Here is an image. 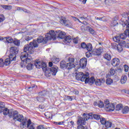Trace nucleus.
<instances>
[{
    "label": "nucleus",
    "mask_w": 129,
    "mask_h": 129,
    "mask_svg": "<svg viewBox=\"0 0 129 129\" xmlns=\"http://www.w3.org/2000/svg\"><path fill=\"white\" fill-rule=\"evenodd\" d=\"M66 61H61L60 63V67L61 69H64V68L66 69L67 66Z\"/></svg>",
    "instance_id": "obj_27"
},
{
    "label": "nucleus",
    "mask_w": 129,
    "mask_h": 129,
    "mask_svg": "<svg viewBox=\"0 0 129 129\" xmlns=\"http://www.w3.org/2000/svg\"><path fill=\"white\" fill-rule=\"evenodd\" d=\"M13 44L15 45V46H20L21 44V42L19 40H15L13 41Z\"/></svg>",
    "instance_id": "obj_38"
},
{
    "label": "nucleus",
    "mask_w": 129,
    "mask_h": 129,
    "mask_svg": "<svg viewBox=\"0 0 129 129\" xmlns=\"http://www.w3.org/2000/svg\"><path fill=\"white\" fill-rule=\"evenodd\" d=\"M86 49L87 50V51L91 52L92 51V49H93V47H92V44H91V43L87 44Z\"/></svg>",
    "instance_id": "obj_24"
},
{
    "label": "nucleus",
    "mask_w": 129,
    "mask_h": 129,
    "mask_svg": "<svg viewBox=\"0 0 129 129\" xmlns=\"http://www.w3.org/2000/svg\"><path fill=\"white\" fill-rule=\"evenodd\" d=\"M73 42L75 44H78V37L75 38L73 39Z\"/></svg>",
    "instance_id": "obj_57"
},
{
    "label": "nucleus",
    "mask_w": 129,
    "mask_h": 129,
    "mask_svg": "<svg viewBox=\"0 0 129 129\" xmlns=\"http://www.w3.org/2000/svg\"><path fill=\"white\" fill-rule=\"evenodd\" d=\"M86 65H87V59L83 57L80 59L79 64L77 63L74 64V63H67L66 69H67V70H71L73 68L85 69V68H86Z\"/></svg>",
    "instance_id": "obj_2"
},
{
    "label": "nucleus",
    "mask_w": 129,
    "mask_h": 129,
    "mask_svg": "<svg viewBox=\"0 0 129 129\" xmlns=\"http://www.w3.org/2000/svg\"><path fill=\"white\" fill-rule=\"evenodd\" d=\"M94 82L96 86H101L102 84L105 82V80L104 79H97L95 80Z\"/></svg>",
    "instance_id": "obj_14"
},
{
    "label": "nucleus",
    "mask_w": 129,
    "mask_h": 129,
    "mask_svg": "<svg viewBox=\"0 0 129 129\" xmlns=\"http://www.w3.org/2000/svg\"><path fill=\"white\" fill-rule=\"evenodd\" d=\"M122 26L123 27H126V29H129V17H128V20H126L125 22L122 23Z\"/></svg>",
    "instance_id": "obj_21"
},
{
    "label": "nucleus",
    "mask_w": 129,
    "mask_h": 129,
    "mask_svg": "<svg viewBox=\"0 0 129 129\" xmlns=\"http://www.w3.org/2000/svg\"><path fill=\"white\" fill-rule=\"evenodd\" d=\"M1 8L4 9V10H6V11H11L13 7H12V6L2 5Z\"/></svg>",
    "instance_id": "obj_23"
},
{
    "label": "nucleus",
    "mask_w": 129,
    "mask_h": 129,
    "mask_svg": "<svg viewBox=\"0 0 129 129\" xmlns=\"http://www.w3.org/2000/svg\"><path fill=\"white\" fill-rule=\"evenodd\" d=\"M100 119V122L101 123H102V124H105L107 122L106 119H105V118L101 117Z\"/></svg>",
    "instance_id": "obj_40"
},
{
    "label": "nucleus",
    "mask_w": 129,
    "mask_h": 129,
    "mask_svg": "<svg viewBox=\"0 0 129 129\" xmlns=\"http://www.w3.org/2000/svg\"><path fill=\"white\" fill-rule=\"evenodd\" d=\"M103 57L107 61H110L111 60V55L110 54L106 53L104 54Z\"/></svg>",
    "instance_id": "obj_25"
},
{
    "label": "nucleus",
    "mask_w": 129,
    "mask_h": 129,
    "mask_svg": "<svg viewBox=\"0 0 129 129\" xmlns=\"http://www.w3.org/2000/svg\"><path fill=\"white\" fill-rule=\"evenodd\" d=\"M6 107V104L4 102H0V113H2V110Z\"/></svg>",
    "instance_id": "obj_29"
},
{
    "label": "nucleus",
    "mask_w": 129,
    "mask_h": 129,
    "mask_svg": "<svg viewBox=\"0 0 129 129\" xmlns=\"http://www.w3.org/2000/svg\"><path fill=\"white\" fill-rule=\"evenodd\" d=\"M4 21H5V16H4V15H2L0 16V23L4 22Z\"/></svg>",
    "instance_id": "obj_55"
},
{
    "label": "nucleus",
    "mask_w": 129,
    "mask_h": 129,
    "mask_svg": "<svg viewBox=\"0 0 129 129\" xmlns=\"http://www.w3.org/2000/svg\"><path fill=\"white\" fill-rule=\"evenodd\" d=\"M2 112H3L4 115H9V116L12 117L14 110L13 109L9 110L8 108L5 107L4 109H2Z\"/></svg>",
    "instance_id": "obj_10"
},
{
    "label": "nucleus",
    "mask_w": 129,
    "mask_h": 129,
    "mask_svg": "<svg viewBox=\"0 0 129 129\" xmlns=\"http://www.w3.org/2000/svg\"><path fill=\"white\" fill-rule=\"evenodd\" d=\"M33 37L30 36H27L25 38L26 41H30V40H32Z\"/></svg>",
    "instance_id": "obj_59"
},
{
    "label": "nucleus",
    "mask_w": 129,
    "mask_h": 129,
    "mask_svg": "<svg viewBox=\"0 0 129 129\" xmlns=\"http://www.w3.org/2000/svg\"><path fill=\"white\" fill-rule=\"evenodd\" d=\"M124 68L125 72H127V71H128V66L125 64Z\"/></svg>",
    "instance_id": "obj_58"
},
{
    "label": "nucleus",
    "mask_w": 129,
    "mask_h": 129,
    "mask_svg": "<svg viewBox=\"0 0 129 129\" xmlns=\"http://www.w3.org/2000/svg\"><path fill=\"white\" fill-rule=\"evenodd\" d=\"M66 100H69V101H72V97L70 96H67L66 97Z\"/></svg>",
    "instance_id": "obj_54"
},
{
    "label": "nucleus",
    "mask_w": 129,
    "mask_h": 129,
    "mask_svg": "<svg viewBox=\"0 0 129 129\" xmlns=\"http://www.w3.org/2000/svg\"><path fill=\"white\" fill-rule=\"evenodd\" d=\"M35 66L36 68L40 69L42 67V62L41 61H37L35 63Z\"/></svg>",
    "instance_id": "obj_30"
},
{
    "label": "nucleus",
    "mask_w": 129,
    "mask_h": 129,
    "mask_svg": "<svg viewBox=\"0 0 129 129\" xmlns=\"http://www.w3.org/2000/svg\"><path fill=\"white\" fill-rule=\"evenodd\" d=\"M88 115V114L84 113L82 117H78L77 123L78 124L80 125H85L86 123V120H88L89 118L88 117H86V115Z\"/></svg>",
    "instance_id": "obj_6"
},
{
    "label": "nucleus",
    "mask_w": 129,
    "mask_h": 129,
    "mask_svg": "<svg viewBox=\"0 0 129 129\" xmlns=\"http://www.w3.org/2000/svg\"><path fill=\"white\" fill-rule=\"evenodd\" d=\"M93 55L94 56H100L101 54V51L100 49H94L92 51Z\"/></svg>",
    "instance_id": "obj_17"
},
{
    "label": "nucleus",
    "mask_w": 129,
    "mask_h": 129,
    "mask_svg": "<svg viewBox=\"0 0 129 129\" xmlns=\"http://www.w3.org/2000/svg\"><path fill=\"white\" fill-rule=\"evenodd\" d=\"M95 19L96 20H97L98 21H103V22L105 21V20L104 19V17H102V18L95 17Z\"/></svg>",
    "instance_id": "obj_52"
},
{
    "label": "nucleus",
    "mask_w": 129,
    "mask_h": 129,
    "mask_svg": "<svg viewBox=\"0 0 129 129\" xmlns=\"http://www.w3.org/2000/svg\"><path fill=\"white\" fill-rule=\"evenodd\" d=\"M112 83H113L112 79L109 78L106 80V84H107V85H111Z\"/></svg>",
    "instance_id": "obj_33"
},
{
    "label": "nucleus",
    "mask_w": 129,
    "mask_h": 129,
    "mask_svg": "<svg viewBox=\"0 0 129 129\" xmlns=\"http://www.w3.org/2000/svg\"><path fill=\"white\" fill-rule=\"evenodd\" d=\"M92 51H88L86 52V56L87 58H89V57H91L92 56Z\"/></svg>",
    "instance_id": "obj_41"
},
{
    "label": "nucleus",
    "mask_w": 129,
    "mask_h": 129,
    "mask_svg": "<svg viewBox=\"0 0 129 129\" xmlns=\"http://www.w3.org/2000/svg\"><path fill=\"white\" fill-rule=\"evenodd\" d=\"M41 68H42L43 70L45 71V75L47 77H49L51 74L55 76L58 71L57 68L55 67L47 68V64L44 62H41Z\"/></svg>",
    "instance_id": "obj_4"
},
{
    "label": "nucleus",
    "mask_w": 129,
    "mask_h": 129,
    "mask_svg": "<svg viewBox=\"0 0 129 129\" xmlns=\"http://www.w3.org/2000/svg\"><path fill=\"white\" fill-rule=\"evenodd\" d=\"M122 105L121 104H118L116 106V107L115 108V110H116L117 111H118L119 110H121V109H122Z\"/></svg>",
    "instance_id": "obj_32"
},
{
    "label": "nucleus",
    "mask_w": 129,
    "mask_h": 129,
    "mask_svg": "<svg viewBox=\"0 0 129 129\" xmlns=\"http://www.w3.org/2000/svg\"><path fill=\"white\" fill-rule=\"evenodd\" d=\"M10 51L11 52V54H13L15 56L19 53V49L15 46L12 47L10 49Z\"/></svg>",
    "instance_id": "obj_18"
},
{
    "label": "nucleus",
    "mask_w": 129,
    "mask_h": 129,
    "mask_svg": "<svg viewBox=\"0 0 129 129\" xmlns=\"http://www.w3.org/2000/svg\"><path fill=\"white\" fill-rule=\"evenodd\" d=\"M88 17V15L87 14H85L84 15H83L82 16L81 15H80V19H82V20L83 21V20H88L87 18Z\"/></svg>",
    "instance_id": "obj_34"
},
{
    "label": "nucleus",
    "mask_w": 129,
    "mask_h": 129,
    "mask_svg": "<svg viewBox=\"0 0 129 129\" xmlns=\"http://www.w3.org/2000/svg\"><path fill=\"white\" fill-rule=\"evenodd\" d=\"M128 110H129L128 107L125 106L124 108H122V113H123L124 114L125 113H127V112H128Z\"/></svg>",
    "instance_id": "obj_31"
},
{
    "label": "nucleus",
    "mask_w": 129,
    "mask_h": 129,
    "mask_svg": "<svg viewBox=\"0 0 129 129\" xmlns=\"http://www.w3.org/2000/svg\"><path fill=\"white\" fill-rule=\"evenodd\" d=\"M120 63V60L118 58H114L112 60V65L113 67H116V66H118L119 63Z\"/></svg>",
    "instance_id": "obj_16"
},
{
    "label": "nucleus",
    "mask_w": 129,
    "mask_h": 129,
    "mask_svg": "<svg viewBox=\"0 0 129 129\" xmlns=\"http://www.w3.org/2000/svg\"><path fill=\"white\" fill-rule=\"evenodd\" d=\"M122 34L125 35V37H124V40H125V39L126 38V37H128L129 38V29L125 30L124 33Z\"/></svg>",
    "instance_id": "obj_36"
},
{
    "label": "nucleus",
    "mask_w": 129,
    "mask_h": 129,
    "mask_svg": "<svg viewBox=\"0 0 129 129\" xmlns=\"http://www.w3.org/2000/svg\"><path fill=\"white\" fill-rule=\"evenodd\" d=\"M112 26H116V25L118 24V23H117V21L116 20H113L112 21Z\"/></svg>",
    "instance_id": "obj_51"
},
{
    "label": "nucleus",
    "mask_w": 129,
    "mask_h": 129,
    "mask_svg": "<svg viewBox=\"0 0 129 129\" xmlns=\"http://www.w3.org/2000/svg\"><path fill=\"white\" fill-rule=\"evenodd\" d=\"M125 35L122 33L120 34L118 36H115L113 38V40L114 42H117V43H119L120 40H124Z\"/></svg>",
    "instance_id": "obj_12"
},
{
    "label": "nucleus",
    "mask_w": 129,
    "mask_h": 129,
    "mask_svg": "<svg viewBox=\"0 0 129 129\" xmlns=\"http://www.w3.org/2000/svg\"><path fill=\"white\" fill-rule=\"evenodd\" d=\"M49 67H52L53 66V62L52 61H50L48 63Z\"/></svg>",
    "instance_id": "obj_63"
},
{
    "label": "nucleus",
    "mask_w": 129,
    "mask_h": 129,
    "mask_svg": "<svg viewBox=\"0 0 129 129\" xmlns=\"http://www.w3.org/2000/svg\"><path fill=\"white\" fill-rule=\"evenodd\" d=\"M5 63H4V60L3 59H0V67H3Z\"/></svg>",
    "instance_id": "obj_56"
},
{
    "label": "nucleus",
    "mask_w": 129,
    "mask_h": 129,
    "mask_svg": "<svg viewBox=\"0 0 129 129\" xmlns=\"http://www.w3.org/2000/svg\"><path fill=\"white\" fill-rule=\"evenodd\" d=\"M63 42L67 44L68 43H70L71 42V36H68L64 37Z\"/></svg>",
    "instance_id": "obj_26"
},
{
    "label": "nucleus",
    "mask_w": 129,
    "mask_h": 129,
    "mask_svg": "<svg viewBox=\"0 0 129 129\" xmlns=\"http://www.w3.org/2000/svg\"><path fill=\"white\" fill-rule=\"evenodd\" d=\"M110 103H109V100H105V102H104V106L106 107V106H107V105H108H108L110 104Z\"/></svg>",
    "instance_id": "obj_48"
},
{
    "label": "nucleus",
    "mask_w": 129,
    "mask_h": 129,
    "mask_svg": "<svg viewBox=\"0 0 129 129\" xmlns=\"http://www.w3.org/2000/svg\"><path fill=\"white\" fill-rule=\"evenodd\" d=\"M98 106L99 107L102 108L104 106V104L103 103V102L101 101H98Z\"/></svg>",
    "instance_id": "obj_45"
},
{
    "label": "nucleus",
    "mask_w": 129,
    "mask_h": 129,
    "mask_svg": "<svg viewBox=\"0 0 129 129\" xmlns=\"http://www.w3.org/2000/svg\"><path fill=\"white\" fill-rule=\"evenodd\" d=\"M86 77L85 78L84 82L87 84L88 83L90 85H92L93 83H94V81H95V79L94 78V77H91V78H89Z\"/></svg>",
    "instance_id": "obj_13"
},
{
    "label": "nucleus",
    "mask_w": 129,
    "mask_h": 129,
    "mask_svg": "<svg viewBox=\"0 0 129 129\" xmlns=\"http://www.w3.org/2000/svg\"><path fill=\"white\" fill-rule=\"evenodd\" d=\"M36 129H48V128H45L44 125H39L36 128Z\"/></svg>",
    "instance_id": "obj_49"
},
{
    "label": "nucleus",
    "mask_w": 129,
    "mask_h": 129,
    "mask_svg": "<svg viewBox=\"0 0 129 129\" xmlns=\"http://www.w3.org/2000/svg\"><path fill=\"white\" fill-rule=\"evenodd\" d=\"M88 76V75H84L82 72L76 73V79L77 80H81L82 82H84L85 78Z\"/></svg>",
    "instance_id": "obj_8"
},
{
    "label": "nucleus",
    "mask_w": 129,
    "mask_h": 129,
    "mask_svg": "<svg viewBox=\"0 0 129 129\" xmlns=\"http://www.w3.org/2000/svg\"><path fill=\"white\" fill-rule=\"evenodd\" d=\"M9 58H7L5 59L4 65L5 66H8L11 64V61H16L17 59V56H15V54L13 53H10L9 55Z\"/></svg>",
    "instance_id": "obj_7"
},
{
    "label": "nucleus",
    "mask_w": 129,
    "mask_h": 129,
    "mask_svg": "<svg viewBox=\"0 0 129 129\" xmlns=\"http://www.w3.org/2000/svg\"><path fill=\"white\" fill-rule=\"evenodd\" d=\"M56 40V34H55V31L54 30H51L49 33L45 35V37L40 36L38 37L37 40H33L32 42H30L29 44H27L25 45L24 50L25 51H29L30 54H33L35 49L34 48H37L39 47L38 44H41V43H47L48 40Z\"/></svg>",
    "instance_id": "obj_1"
},
{
    "label": "nucleus",
    "mask_w": 129,
    "mask_h": 129,
    "mask_svg": "<svg viewBox=\"0 0 129 129\" xmlns=\"http://www.w3.org/2000/svg\"><path fill=\"white\" fill-rule=\"evenodd\" d=\"M55 124H59V125H61V124H63V121L61 122H54Z\"/></svg>",
    "instance_id": "obj_62"
},
{
    "label": "nucleus",
    "mask_w": 129,
    "mask_h": 129,
    "mask_svg": "<svg viewBox=\"0 0 129 129\" xmlns=\"http://www.w3.org/2000/svg\"><path fill=\"white\" fill-rule=\"evenodd\" d=\"M75 60V59H74V58L69 57V61L70 62L69 63H72V64H73V63H74Z\"/></svg>",
    "instance_id": "obj_50"
},
{
    "label": "nucleus",
    "mask_w": 129,
    "mask_h": 129,
    "mask_svg": "<svg viewBox=\"0 0 129 129\" xmlns=\"http://www.w3.org/2000/svg\"><path fill=\"white\" fill-rule=\"evenodd\" d=\"M88 29L90 32V33L91 34H92V35H95V31H94V30H93V29H92L91 27H88Z\"/></svg>",
    "instance_id": "obj_39"
},
{
    "label": "nucleus",
    "mask_w": 129,
    "mask_h": 129,
    "mask_svg": "<svg viewBox=\"0 0 129 129\" xmlns=\"http://www.w3.org/2000/svg\"><path fill=\"white\" fill-rule=\"evenodd\" d=\"M114 74H115V70L111 69L110 70L109 75H110V76H113V75H114Z\"/></svg>",
    "instance_id": "obj_35"
},
{
    "label": "nucleus",
    "mask_w": 129,
    "mask_h": 129,
    "mask_svg": "<svg viewBox=\"0 0 129 129\" xmlns=\"http://www.w3.org/2000/svg\"><path fill=\"white\" fill-rule=\"evenodd\" d=\"M54 33L56 35V38H57H57H59V39H64L66 36V33H65L64 32H62L60 30H56L54 32Z\"/></svg>",
    "instance_id": "obj_11"
},
{
    "label": "nucleus",
    "mask_w": 129,
    "mask_h": 129,
    "mask_svg": "<svg viewBox=\"0 0 129 129\" xmlns=\"http://www.w3.org/2000/svg\"><path fill=\"white\" fill-rule=\"evenodd\" d=\"M117 20H118V16H116L113 19V20H114V21H117Z\"/></svg>",
    "instance_id": "obj_64"
},
{
    "label": "nucleus",
    "mask_w": 129,
    "mask_h": 129,
    "mask_svg": "<svg viewBox=\"0 0 129 129\" xmlns=\"http://www.w3.org/2000/svg\"><path fill=\"white\" fill-rule=\"evenodd\" d=\"M106 108L108 109L109 111H113L115 109L114 104L111 103H110L109 105H107Z\"/></svg>",
    "instance_id": "obj_19"
},
{
    "label": "nucleus",
    "mask_w": 129,
    "mask_h": 129,
    "mask_svg": "<svg viewBox=\"0 0 129 129\" xmlns=\"http://www.w3.org/2000/svg\"><path fill=\"white\" fill-rule=\"evenodd\" d=\"M33 66H34V64L33 63H31V62L29 63H28L27 69H28V70H31Z\"/></svg>",
    "instance_id": "obj_46"
},
{
    "label": "nucleus",
    "mask_w": 129,
    "mask_h": 129,
    "mask_svg": "<svg viewBox=\"0 0 129 129\" xmlns=\"http://www.w3.org/2000/svg\"><path fill=\"white\" fill-rule=\"evenodd\" d=\"M37 100L39 101V102H43V101H45V98L43 97H37Z\"/></svg>",
    "instance_id": "obj_44"
},
{
    "label": "nucleus",
    "mask_w": 129,
    "mask_h": 129,
    "mask_svg": "<svg viewBox=\"0 0 129 129\" xmlns=\"http://www.w3.org/2000/svg\"><path fill=\"white\" fill-rule=\"evenodd\" d=\"M12 116L14 120L16 119L18 121L22 122L20 124V127L21 128H24V127H26V126H27L28 120H27V119H24V116L22 114H19V112H18V111H14Z\"/></svg>",
    "instance_id": "obj_3"
},
{
    "label": "nucleus",
    "mask_w": 129,
    "mask_h": 129,
    "mask_svg": "<svg viewBox=\"0 0 129 129\" xmlns=\"http://www.w3.org/2000/svg\"><path fill=\"white\" fill-rule=\"evenodd\" d=\"M5 41L6 43H13V38L11 37H5L4 38L2 37H0V41Z\"/></svg>",
    "instance_id": "obj_15"
},
{
    "label": "nucleus",
    "mask_w": 129,
    "mask_h": 129,
    "mask_svg": "<svg viewBox=\"0 0 129 129\" xmlns=\"http://www.w3.org/2000/svg\"><path fill=\"white\" fill-rule=\"evenodd\" d=\"M35 88H37V86L33 85V86H31L29 87H26V90H28V91H33Z\"/></svg>",
    "instance_id": "obj_28"
},
{
    "label": "nucleus",
    "mask_w": 129,
    "mask_h": 129,
    "mask_svg": "<svg viewBox=\"0 0 129 129\" xmlns=\"http://www.w3.org/2000/svg\"><path fill=\"white\" fill-rule=\"evenodd\" d=\"M87 46V44L85 42H82L81 44V48H83V49H86Z\"/></svg>",
    "instance_id": "obj_47"
},
{
    "label": "nucleus",
    "mask_w": 129,
    "mask_h": 129,
    "mask_svg": "<svg viewBox=\"0 0 129 129\" xmlns=\"http://www.w3.org/2000/svg\"><path fill=\"white\" fill-rule=\"evenodd\" d=\"M117 44L116 43H113L112 44V46L113 47V49H117Z\"/></svg>",
    "instance_id": "obj_60"
},
{
    "label": "nucleus",
    "mask_w": 129,
    "mask_h": 129,
    "mask_svg": "<svg viewBox=\"0 0 129 129\" xmlns=\"http://www.w3.org/2000/svg\"><path fill=\"white\" fill-rule=\"evenodd\" d=\"M29 54H31L29 51V49H27V50H25V46H24V51L21 53V56L20 58H21V60L23 62H25L26 64H29L31 63V59L27 57L29 56Z\"/></svg>",
    "instance_id": "obj_5"
},
{
    "label": "nucleus",
    "mask_w": 129,
    "mask_h": 129,
    "mask_svg": "<svg viewBox=\"0 0 129 129\" xmlns=\"http://www.w3.org/2000/svg\"><path fill=\"white\" fill-rule=\"evenodd\" d=\"M117 49L118 50V52H121V51L123 50V48H122V46H121L120 44H118L117 46Z\"/></svg>",
    "instance_id": "obj_43"
},
{
    "label": "nucleus",
    "mask_w": 129,
    "mask_h": 129,
    "mask_svg": "<svg viewBox=\"0 0 129 129\" xmlns=\"http://www.w3.org/2000/svg\"><path fill=\"white\" fill-rule=\"evenodd\" d=\"M105 124V126L106 127H111V125L112 124V123L110 122L109 121H107V122H106Z\"/></svg>",
    "instance_id": "obj_42"
},
{
    "label": "nucleus",
    "mask_w": 129,
    "mask_h": 129,
    "mask_svg": "<svg viewBox=\"0 0 129 129\" xmlns=\"http://www.w3.org/2000/svg\"><path fill=\"white\" fill-rule=\"evenodd\" d=\"M86 117H88L89 119H93L94 118L95 119H96L97 120H99V119H100L101 117V115L98 114H94L93 113H89L86 116Z\"/></svg>",
    "instance_id": "obj_9"
},
{
    "label": "nucleus",
    "mask_w": 129,
    "mask_h": 129,
    "mask_svg": "<svg viewBox=\"0 0 129 129\" xmlns=\"http://www.w3.org/2000/svg\"><path fill=\"white\" fill-rule=\"evenodd\" d=\"M47 94V91L45 90L42 91L39 93V96H45Z\"/></svg>",
    "instance_id": "obj_37"
},
{
    "label": "nucleus",
    "mask_w": 129,
    "mask_h": 129,
    "mask_svg": "<svg viewBox=\"0 0 129 129\" xmlns=\"http://www.w3.org/2000/svg\"><path fill=\"white\" fill-rule=\"evenodd\" d=\"M67 22V21L66 20H64L63 19L60 20V23L62 25H65L66 26H67V23H66Z\"/></svg>",
    "instance_id": "obj_53"
},
{
    "label": "nucleus",
    "mask_w": 129,
    "mask_h": 129,
    "mask_svg": "<svg viewBox=\"0 0 129 129\" xmlns=\"http://www.w3.org/2000/svg\"><path fill=\"white\" fill-rule=\"evenodd\" d=\"M73 20H74V21H78V22H79V23H82V22H81L80 21V20H79L78 19V18H76V17H73Z\"/></svg>",
    "instance_id": "obj_61"
},
{
    "label": "nucleus",
    "mask_w": 129,
    "mask_h": 129,
    "mask_svg": "<svg viewBox=\"0 0 129 129\" xmlns=\"http://www.w3.org/2000/svg\"><path fill=\"white\" fill-rule=\"evenodd\" d=\"M126 80H127V77L126 75H123L121 77L120 82L122 84H124L126 82Z\"/></svg>",
    "instance_id": "obj_22"
},
{
    "label": "nucleus",
    "mask_w": 129,
    "mask_h": 129,
    "mask_svg": "<svg viewBox=\"0 0 129 129\" xmlns=\"http://www.w3.org/2000/svg\"><path fill=\"white\" fill-rule=\"evenodd\" d=\"M27 127H28V129H35V127H34L33 125H30V124H32V121H31L30 119H29L27 121Z\"/></svg>",
    "instance_id": "obj_20"
}]
</instances>
